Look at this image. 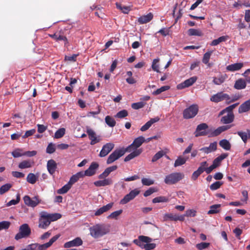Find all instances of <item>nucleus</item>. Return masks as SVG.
<instances>
[{
  "mask_svg": "<svg viewBox=\"0 0 250 250\" xmlns=\"http://www.w3.org/2000/svg\"><path fill=\"white\" fill-rule=\"evenodd\" d=\"M61 217L60 213H49L46 211H42L40 213L38 227L42 229H46L51 222L57 221Z\"/></svg>",
  "mask_w": 250,
  "mask_h": 250,
  "instance_id": "obj_1",
  "label": "nucleus"
},
{
  "mask_svg": "<svg viewBox=\"0 0 250 250\" xmlns=\"http://www.w3.org/2000/svg\"><path fill=\"white\" fill-rule=\"evenodd\" d=\"M109 225L97 224L89 228L90 235L94 238H100L108 234L110 230Z\"/></svg>",
  "mask_w": 250,
  "mask_h": 250,
  "instance_id": "obj_2",
  "label": "nucleus"
},
{
  "mask_svg": "<svg viewBox=\"0 0 250 250\" xmlns=\"http://www.w3.org/2000/svg\"><path fill=\"white\" fill-rule=\"evenodd\" d=\"M151 241L152 239L148 236L140 235L138 239H134L133 242L145 250H151L156 247L155 243H149Z\"/></svg>",
  "mask_w": 250,
  "mask_h": 250,
  "instance_id": "obj_3",
  "label": "nucleus"
},
{
  "mask_svg": "<svg viewBox=\"0 0 250 250\" xmlns=\"http://www.w3.org/2000/svg\"><path fill=\"white\" fill-rule=\"evenodd\" d=\"M60 235H56L52 237L49 242L43 244L33 243L28 245L27 246L28 250H46L60 237Z\"/></svg>",
  "mask_w": 250,
  "mask_h": 250,
  "instance_id": "obj_4",
  "label": "nucleus"
},
{
  "mask_svg": "<svg viewBox=\"0 0 250 250\" xmlns=\"http://www.w3.org/2000/svg\"><path fill=\"white\" fill-rule=\"evenodd\" d=\"M184 177V174L181 172H173L167 175L165 178L164 182L167 185H173Z\"/></svg>",
  "mask_w": 250,
  "mask_h": 250,
  "instance_id": "obj_5",
  "label": "nucleus"
},
{
  "mask_svg": "<svg viewBox=\"0 0 250 250\" xmlns=\"http://www.w3.org/2000/svg\"><path fill=\"white\" fill-rule=\"evenodd\" d=\"M31 230L27 224H23L19 228V232L15 235V239L19 240L23 238H27L31 234Z\"/></svg>",
  "mask_w": 250,
  "mask_h": 250,
  "instance_id": "obj_6",
  "label": "nucleus"
},
{
  "mask_svg": "<svg viewBox=\"0 0 250 250\" xmlns=\"http://www.w3.org/2000/svg\"><path fill=\"white\" fill-rule=\"evenodd\" d=\"M126 152H127L126 148L122 147L120 149H115L112 153H111L108 156L106 163L110 164L118 160L119 158L123 156Z\"/></svg>",
  "mask_w": 250,
  "mask_h": 250,
  "instance_id": "obj_7",
  "label": "nucleus"
},
{
  "mask_svg": "<svg viewBox=\"0 0 250 250\" xmlns=\"http://www.w3.org/2000/svg\"><path fill=\"white\" fill-rule=\"evenodd\" d=\"M198 111V105L192 104L183 111V118L185 119L193 118L197 114Z\"/></svg>",
  "mask_w": 250,
  "mask_h": 250,
  "instance_id": "obj_8",
  "label": "nucleus"
},
{
  "mask_svg": "<svg viewBox=\"0 0 250 250\" xmlns=\"http://www.w3.org/2000/svg\"><path fill=\"white\" fill-rule=\"evenodd\" d=\"M66 31H67V30L64 31L61 30L60 31L56 32L53 34H50L49 36L57 42L63 41L64 42V46H67L69 43L66 36V34L65 33Z\"/></svg>",
  "mask_w": 250,
  "mask_h": 250,
  "instance_id": "obj_9",
  "label": "nucleus"
},
{
  "mask_svg": "<svg viewBox=\"0 0 250 250\" xmlns=\"http://www.w3.org/2000/svg\"><path fill=\"white\" fill-rule=\"evenodd\" d=\"M230 99V96L227 93H225L223 92H219L211 96L210 100L214 103H219L224 100L227 101Z\"/></svg>",
  "mask_w": 250,
  "mask_h": 250,
  "instance_id": "obj_10",
  "label": "nucleus"
},
{
  "mask_svg": "<svg viewBox=\"0 0 250 250\" xmlns=\"http://www.w3.org/2000/svg\"><path fill=\"white\" fill-rule=\"evenodd\" d=\"M145 142V139L144 137H138L135 139L133 143L128 146L126 149L128 152H130L134 149H137V148L139 147Z\"/></svg>",
  "mask_w": 250,
  "mask_h": 250,
  "instance_id": "obj_11",
  "label": "nucleus"
},
{
  "mask_svg": "<svg viewBox=\"0 0 250 250\" xmlns=\"http://www.w3.org/2000/svg\"><path fill=\"white\" fill-rule=\"evenodd\" d=\"M140 193V191L137 189L131 190L128 194H126L121 200L120 204L124 205L133 200L136 196Z\"/></svg>",
  "mask_w": 250,
  "mask_h": 250,
  "instance_id": "obj_12",
  "label": "nucleus"
},
{
  "mask_svg": "<svg viewBox=\"0 0 250 250\" xmlns=\"http://www.w3.org/2000/svg\"><path fill=\"white\" fill-rule=\"evenodd\" d=\"M208 128V125L206 123H202L198 125L194 133L195 136L198 137L199 136L208 135V132L205 130Z\"/></svg>",
  "mask_w": 250,
  "mask_h": 250,
  "instance_id": "obj_13",
  "label": "nucleus"
},
{
  "mask_svg": "<svg viewBox=\"0 0 250 250\" xmlns=\"http://www.w3.org/2000/svg\"><path fill=\"white\" fill-rule=\"evenodd\" d=\"M86 133L88 135L89 139L91 140L90 145H94L101 141L100 136H97L95 131L91 128H87Z\"/></svg>",
  "mask_w": 250,
  "mask_h": 250,
  "instance_id": "obj_14",
  "label": "nucleus"
},
{
  "mask_svg": "<svg viewBox=\"0 0 250 250\" xmlns=\"http://www.w3.org/2000/svg\"><path fill=\"white\" fill-rule=\"evenodd\" d=\"M99 167V164L96 162H92L87 169L83 171V176H92L96 173V170Z\"/></svg>",
  "mask_w": 250,
  "mask_h": 250,
  "instance_id": "obj_15",
  "label": "nucleus"
},
{
  "mask_svg": "<svg viewBox=\"0 0 250 250\" xmlns=\"http://www.w3.org/2000/svg\"><path fill=\"white\" fill-rule=\"evenodd\" d=\"M114 144L112 143H108L104 145L101 150L99 156L104 157L106 156L114 147Z\"/></svg>",
  "mask_w": 250,
  "mask_h": 250,
  "instance_id": "obj_16",
  "label": "nucleus"
},
{
  "mask_svg": "<svg viewBox=\"0 0 250 250\" xmlns=\"http://www.w3.org/2000/svg\"><path fill=\"white\" fill-rule=\"evenodd\" d=\"M83 242L80 237H76L73 240L64 243L63 247L65 248H69L73 247H79L83 245Z\"/></svg>",
  "mask_w": 250,
  "mask_h": 250,
  "instance_id": "obj_17",
  "label": "nucleus"
},
{
  "mask_svg": "<svg viewBox=\"0 0 250 250\" xmlns=\"http://www.w3.org/2000/svg\"><path fill=\"white\" fill-rule=\"evenodd\" d=\"M197 80L196 77H192L185 80L184 82L179 84L177 86L178 89H182L192 85Z\"/></svg>",
  "mask_w": 250,
  "mask_h": 250,
  "instance_id": "obj_18",
  "label": "nucleus"
},
{
  "mask_svg": "<svg viewBox=\"0 0 250 250\" xmlns=\"http://www.w3.org/2000/svg\"><path fill=\"white\" fill-rule=\"evenodd\" d=\"M24 203L28 206L35 207L40 203V201L37 197L31 199L29 196L26 195L23 197Z\"/></svg>",
  "mask_w": 250,
  "mask_h": 250,
  "instance_id": "obj_19",
  "label": "nucleus"
},
{
  "mask_svg": "<svg viewBox=\"0 0 250 250\" xmlns=\"http://www.w3.org/2000/svg\"><path fill=\"white\" fill-rule=\"evenodd\" d=\"M57 168V164L53 159H50L47 161V169L50 174L53 175Z\"/></svg>",
  "mask_w": 250,
  "mask_h": 250,
  "instance_id": "obj_20",
  "label": "nucleus"
},
{
  "mask_svg": "<svg viewBox=\"0 0 250 250\" xmlns=\"http://www.w3.org/2000/svg\"><path fill=\"white\" fill-rule=\"evenodd\" d=\"M165 220L169 219L171 221H183L185 220V215H177L172 213H166L164 216Z\"/></svg>",
  "mask_w": 250,
  "mask_h": 250,
  "instance_id": "obj_21",
  "label": "nucleus"
},
{
  "mask_svg": "<svg viewBox=\"0 0 250 250\" xmlns=\"http://www.w3.org/2000/svg\"><path fill=\"white\" fill-rule=\"evenodd\" d=\"M217 147V143L216 142H214L210 143L208 147H202L200 149V150L206 154H208L211 152L216 150Z\"/></svg>",
  "mask_w": 250,
  "mask_h": 250,
  "instance_id": "obj_22",
  "label": "nucleus"
},
{
  "mask_svg": "<svg viewBox=\"0 0 250 250\" xmlns=\"http://www.w3.org/2000/svg\"><path fill=\"white\" fill-rule=\"evenodd\" d=\"M113 183L111 178H104L103 180H99L94 182V185L97 187H104L110 185Z\"/></svg>",
  "mask_w": 250,
  "mask_h": 250,
  "instance_id": "obj_23",
  "label": "nucleus"
},
{
  "mask_svg": "<svg viewBox=\"0 0 250 250\" xmlns=\"http://www.w3.org/2000/svg\"><path fill=\"white\" fill-rule=\"evenodd\" d=\"M113 206V203H110L97 209L95 212V216H99L110 210Z\"/></svg>",
  "mask_w": 250,
  "mask_h": 250,
  "instance_id": "obj_24",
  "label": "nucleus"
},
{
  "mask_svg": "<svg viewBox=\"0 0 250 250\" xmlns=\"http://www.w3.org/2000/svg\"><path fill=\"white\" fill-rule=\"evenodd\" d=\"M117 168V166H113L106 168L102 173L99 175L98 178L101 179L105 178L111 172L115 171Z\"/></svg>",
  "mask_w": 250,
  "mask_h": 250,
  "instance_id": "obj_25",
  "label": "nucleus"
},
{
  "mask_svg": "<svg viewBox=\"0 0 250 250\" xmlns=\"http://www.w3.org/2000/svg\"><path fill=\"white\" fill-rule=\"evenodd\" d=\"M250 110V99L242 104L238 108V113H242Z\"/></svg>",
  "mask_w": 250,
  "mask_h": 250,
  "instance_id": "obj_26",
  "label": "nucleus"
},
{
  "mask_svg": "<svg viewBox=\"0 0 250 250\" xmlns=\"http://www.w3.org/2000/svg\"><path fill=\"white\" fill-rule=\"evenodd\" d=\"M153 17V15L151 13H149L146 15L141 16L138 19V22L140 24H145L149 22Z\"/></svg>",
  "mask_w": 250,
  "mask_h": 250,
  "instance_id": "obj_27",
  "label": "nucleus"
},
{
  "mask_svg": "<svg viewBox=\"0 0 250 250\" xmlns=\"http://www.w3.org/2000/svg\"><path fill=\"white\" fill-rule=\"evenodd\" d=\"M234 120V114H228L227 115L223 116L220 122L223 124H229L233 122Z\"/></svg>",
  "mask_w": 250,
  "mask_h": 250,
  "instance_id": "obj_28",
  "label": "nucleus"
},
{
  "mask_svg": "<svg viewBox=\"0 0 250 250\" xmlns=\"http://www.w3.org/2000/svg\"><path fill=\"white\" fill-rule=\"evenodd\" d=\"M206 163H201L200 166L198 167L197 170L195 171L192 174L191 179L193 180H196L198 177L204 171V167L205 166Z\"/></svg>",
  "mask_w": 250,
  "mask_h": 250,
  "instance_id": "obj_29",
  "label": "nucleus"
},
{
  "mask_svg": "<svg viewBox=\"0 0 250 250\" xmlns=\"http://www.w3.org/2000/svg\"><path fill=\"white\" fill-rule=\"evenodd\" d=\"M247 85L246 82L245 80L240 78L235 81L234 87L236 89L240 90L246 88Z\"/></svg>",
  "mask_w": 250,
  "mask_h": 250,
  "instance_id": "obj_30",
  "label": "nucleus"
},
{
  "mask_svg": "<svg viewBox=\"0 0 250 250\" xmlns=\"http://www.w3.org/2000/svg\"><path fill=\"white\" fill-rule=\"evenodd\" d=\"M83 177V171H80L74 175H73L70 178L68 182L70 185L72 186L74 183L77 182L80 178Z\"/></svg>",
  "mask_w": 250,
  "mask_h": 250,
  "instance_id": "obj_31",
  "label": "nucleus"
},
{
  "mask_svg": "<svg viewBox=\"0 0 250 250\" xmlns=\"http://www.w3.org/2000/svg\"><path fill=\"white\" fill-rule=\"evenodd\" d=\"M133 150V151L131 153L125 157L124 159L125 162H127L131 160L134 158L139 156L142 152V150L141 149L136 150L134 149Z\"/></svg>",
  "mask_w": 250,
  "mask_h": 250,
  "instance_id": "obj_32",
  "label": "nucleus"
},
{
  "mask_svg": "<svg viewBox=\"0 0 250 250\" xmlns=\"http://www.w3.org/2000/svg\"><path fill=\"white\" fill-rule=\"evenodd\" d=\"M228 156V154L227 153L222 154L213 160L212 165L215 166L216 168L217 167L220 165L222 161L226 158Z\"/></svg>",
  "mask_w": 250,
  "mask_h": 250,
  "instance_id": "obj_33",
  "label": "nucleus"
},
{
  "mask_svg": "<svg viewBox=\"0 0 250 250\" xmlns=\"http://www.w3.org/2000/svg\"><path fill=\"white\" fill-rule=\"evenodd\" d=\"M227 74L220 75L218 77H213V83L216 85H220L223 83L227 79Z\"/></svg>",
  "mask_w": 250,
  "mask_h": 250,
  "instance_id": "obj_34",
  "label": "nucleus"
},
{
  "mask_svg": "<svg viewBox=\"0 0 250 250\" xmlns=\"http://www.w3.org/2000/svg\"><path fill=\"white\" fill-rule=\"evenodd\" d=\"M243 66V63L237 62L229 65L227 66V69L229 71H235L240 70Z\"/></svg>",
  "mask_w": 250,
  "mask_h": 250,
  "instance_id": "obj_35",
  "label": "nucleus"
},
{
  "mask_svg": "<svg viewBox=\"0 0 250 250\" xmlns=\"http://www.w3.org/2000/svg\"><path fill=\"white\" fill-rule=\"evenodd\" d=\"M236 133L241 138L244 143H246L249 138V135L250 134V130L247 129V132L239 131H237Z\"/></svg>",
  "mask_w": 250,
  "mask_h": 250,
  "instance_id": "obj_36",
  "label": "nucleus"
},
{
  "mask_svg": "<svg viewBox=\"0 0 250 250\" xmlns=\"http://www.w3.org/2000/svg\"><path fill=\"white\" fill-rule=\"evenodd\" d=\"M229 39V37L228 36H223L217 39L213 40L210 44L211 46H216L222 42H225L227 41Z\"/></svg>",
  "mask_w": 250,
  "mask_h": 250,
  "instance_id": "obj_37",
  "label": "nucleus"
},
{
  "mask_svg": "<svg viewBox=\"0 0 250 250\" xmlns=\"http://www.w3.org/2000/svg\"><path fill=\"white\" fill-rule=\"evenodd\" d=\"M33 162L30 160H24L19 164L18 167L20 169H24L31 167Z\"/></svg>",
  "mask_w": 250,
  "mask_h": 250,
  "instance_id": "obj_38",
  "label": "nucleus"
},
{
  "mask_svg": "<svg viewBox=\"0 0 250 250\" xmlns=\"http://www.w3.org/2000/svg\"><path fill=\"white\" fill-rule=\"evenodd\" d=\"M116 5L117 8L121 10L124 14H128L131 10L130 6L123 5L120 3L116 2Z\"/></svg>",
  "mask_w": 250,
  "mask_h": 250,
  "instance_id": "obj_39",
  "label": "nucleus"
},
{
  "mask_svg": "<svg viewBox=\"0 0 250 250\" xmlns=\"http://www.w3.org/2000/svg\"><path fill=\"white\" fill-rule=\"evenodd\" d=\"M219 145L225 150H229L231 148V145L229 141L223 139L219 142Z\"/></svg>",
  "mask_w": 250,
  "mask_h": 250,
  "instance_id": "obj_40",
  "label": "nucleus"
},
{
  "mask_svg": "<svg viewBox=\"0 0 250 250\" xmlns=\"http://www.w3.org/2000/svg\"><path fill=\"white\" fill-rule=\"evenodd\" d=\"M221 207L220 204H216L210 207V209L208 211V214H212L218 213L220 211L219 208Z\"/></svg>",
  "mask_w": 250,
  "mask_h": 250,
  "instance_id": "obj_41",
  "label": "nucleus"
},
{
  "mask_svg": "<svg viewBox=\"0 0 250 250\" xmlns=\"http://www.w3.org/2000/svg\"><path fill=\"white\" fill-rule=\"evenodd\" d=\"M188 34L189 36H202L203 32L200 29L190 28L188 30Z\"/></svg>",
  "mask_w": 250,
  "mask_h": 250,
  "instance_id": "obj_42",
  "label": "nucleus"
},
{
  "mask_svg": "<svg viewBox=\"0 0 250 250\" xmlns=\"http://www.w3.org/2000/svg\"><path fill=\"white\" fill-rule=\"evenodd\" d=\"M187 161V158L183 157L182 156H179L175 160V163L174 164V167H177L178 166H182L185 164Z\"/></svg>",
  "mask_w": 250,
  "mask_h": 250,
  "instance_id": "obj_43",
  "label": "nucleus"
},
{
  "mask_svg": "<svg viewBox=\"0 0 250 250\" xmlns=\"http://www.w3.org/2000/svg\"><path fill=\"white\" fill-rule=\"evenodd\" d=\"M37 179L38 177L32 173H29L26 177L27 181L31 184H34L37 182Z\"/></svg>",
  "mask_w": 250,
  "mask_h": 250,
  "instance_id": "obj_44",
  "label": "nucleus"
},
{
  "mask_svg": "<svg viewBox=\"0 0 250 250\" xmlns=\"http://www.w3.org/2000/svg\"><path fill=\"white\" fill-rule=\"evenodd\" d=\"M71 187L72 186L68 183L62 188L59 189L57 190V193L60 194L66 193L71 188Z\"/></svg>",
  "mask_w": 250,
  "mask_h": 250,
  "instance_id": "obj_45",
  "label": "nucleus"
},
{
  "mask_svg": "<svg viewBox=\"0 0 250 250\" xmlns=\"http://www.w3.org/2000/svg\"><path fill=\"white\" fill-rule=\"evenodd\" d=\"M65 133V129L64 128H61L57 130L54 135V138L59 139L62 137Z\"/></svg>",
  "mask_w": 250,
  "mask_h": 250,
  "instance_id": "obj_46",
  "label": "nucleus"
},
{
  "mask_svg": "<svg viewBox=\"0 0 250 250\" xmlns=\"http://www.w3.org/2000/svg\"><path fill=\"white\" fill-rule=\"evenodd\" d=\"M169 200L168 198L165 196H159L154 198L152 200L153 203H164V202H167Z\"/></svg>",
  "mask_w": 250,
  "mask_h": 250,
  "instance_id": "obj_47",
  "label": "nucleus"
},
{
  "mask_svg": "<svg viewBox=\"0 0 250 250\" xmlns=\"http://www.w3.org/2000/svg\"><path fill=\"white\" fill-rule=\"evenodd\" d=\"M106 124L110 127H114L116 125L115 120L110 116H107L105 118Z\"/></svg>",
  "mask_w": 250,
  "mask_h": 250,
  "instance_id": "obj_48",
  "label": "nucleus"
},
{
  "mask_svg": "<svg viewBox=\"0 0 250 250\" xmlns=\"http://www.w3.org/2000/svg\"><path fill=\"white\" fill-rule=\"evenodd\" d=\"M166 153L163 150H161L157 152L152 157L151 162H156L158 160L161 158Z\"/></svg>",
  "mask_w": 250,
  "mask_h": 250,
  "instance_id": "obj_49",
  "label": "nucleus"
},
{
  "mask_svg": "<svg viewBox=\"0 0 250 250\" xmlns=\"http://www.w3.org/2000/svg\"><path fill=\"white\" fill-rule=\"evenodd\" d=\"M170 89V86L168 85L163 86L160 88L157 89L156 90L153 92L152 94L154 95H157L160 93L167 91Z\"/></svg>",
  "mask_w": 250,
  "mask_h": 250,
  "instance_id": "obj_50",
  "label": "nucleus"
},
{
  "mask_svg": "<svg viewBox=\"0 0 250 250\" xmlns=\"http://www.w3.org/2000/svg\"><path fill=\"white\" fill-rule=\"evenodd\" d=\"M123 212L122 209H120L115 211L113 212L110 215H109L107 218V219H117V217L122 214Z\"/></svg>",
  "mask_w": 250,
  "mask_h": 250,
  "instance_id": "obj_51",
  "label": "nucleus"
},
{
  "mask_svg": "<svg viewBox=\"0 0 250 250\" xmlns=\"http://www.w3.org/2000/svg\"><path fill=\"white\" fill-rule=\"evenodd\" d=\"M212 53V51H209L204 54L202 59V62L205 64H208L209 62L210 56Z\"/></svg>",
  "mask_w": 250,
  "mask_h": 250,
  "instance_id": "obj_52",
  "label": "nucleus"
},
{
  "mask_svg": "<svg viewBox=\"0 0 250 250\" xmlns=\"http://www.w3.org/2000/svg\"><path fill=\"white\" fill-rule=\"evenodd\" d=\"M11 187L12 185L10 184H6L2 185L0 188V194L1 195L5 193L6 192L8 191Z\"/></svg>",
  "mask_w": 250,
  "mask_h": 250,
  "instance_id": "obj_53",
  "label": "nucleus"
},
{
  "mask_svg": "<svg viewBox=\"0 0 250 250\" xmlns=\"http://www.w3.org/2000/svg\"><path fill=\"white\" fill-rule=\"evenodd\" d=\"M159 60H160L159 58L154 59L153 61V62H152V65H151L152 69L154 71H156L157 72H160L159 69V65L158 64V63L159 62Z\"/></svg>",
  "mask_w": 250,
  "mask_h": 250,
  "instance_id": "obj_54",
  "label": "nucleus"
},
{
  "mask_svg": "<svg viewBox=\"0 0 250 250\" xmlns=\"http://www.w3.org/2000/svg\"><path fill=\"white\" fill-rule=\"evenodd\" d=\"M56 150L55 145L52 143H49L47 146L46 152L48 154H52Z\"/></svg>",
  "mask_w": 250,
  "mask_h": 250,
  "instance_id": "obj_55",
  "label": "nucleus"
},
{
  "mask_svg": "<svg viewBox=\"0 0 250 250\" xmlns=\"http://www.w3.org/2000/svg\"><path fill=\"white\" fill-rule=\"evenodd\" d=\"M223 185V182L220 181H217L215 183L212 184L210 186V189L212 190H216L220 188V187Z\"/></svg>",
  "mask_w": 250,
  "mask_h": 250,
  "instance_id": "obj_56",
  "label": "nucleus"
},
{
  "mask_svg": "<svg viewBox=\"0 0 250 250\" xmlns=\"http://www.w3.org/2000/svg\"><path fill=\"white\" fill-rule=\"evenodd\" d=\"M128 115V112L127 110L125 109H123L122 110L118 112L117 114L115 115L116 118H123L126 117Z\"/></svg>",
  "mask_w": 250,
  "mask_h": 250,
  "instance_id": "obj_57",
  "label": "nucleus"
},
{
  "mask_svg": "<svg viewBox=\"0 0 250 250\" xmlns=\"http://www.w3.org/2000/svg\"><path fill=\"white\" fill-rule=\"evenodd\" d=\"M145 105V103L142 102L133 103L131 104V107L134 109H139L143 108Z\"/></svg>",
  "mask_w": 250,
  "mask_h": 250,
  "instance_id": "obj_58",
  "label": "nucleus"
},
{
  "mask_svg": "<svg viewBox=\"0 0 250 250\" xmlns=\"http://www.w3.org/2000/svg\"><path fill=\"white\" fill-rule=\"evenodd\" d=\"M210 245L209 243L206 242H201L200 243L197 244L196 245V247L199 250H201L203 249H206L208 248Z\"/></svg>",
  "mask_w": 250,
  "mask_h": 250,
  "instance_id": "obj_59",
  "label": "nucleus"
},
{
  "mask_svg": "<svg viewBox=\"0 0 250 250\" xmlns=\"http://www.w3.org/2000/svg\"><path fill=\"white\" fill-rule=\"evenodd\" d=\"M202 163H206L205 166L204 167V171H205L207 174H209L214 168H216L215 166H214L212 164L209 167H207L208 165L207 162L206 161H205L203 162Z\"/></svg>",
  "mask_w": 250,
  "mask_h": 250,
  "instance_id": "obj_60",
  "label": "nucleus"
},
{
  "mask_svg": "<svg viewBox=\"0 0 250 250\" xmlns=\"http://www.w3.org/2000/svg\"><path fill=\"white\" fill-rule=\"evenodd\" d=\"M10 225V223L8 221H2L0 222V230L2 229H8Z\"/></svg>",
  "mask_w": 250,
  "mask_h": 250,
  "instance_id": "obj_61",
  "label": "nucleus"
},
{
  "mask_svg": "<svg viewBox=\"0 0 250 250\" xmlns=\"http://www.w3.org/2000/svg\"><path fill=\"white\" fill-rule=\"evenodd\" d=\"M221 131L218 127L217 129H215L213 131L208 134V137H213L215 136H217L221 133Z\"/></svg>",
  "mask_w": 250,
  "mask_h": 250,
  "instance_id": "obj_62",
  "label": "nucleus"
},
{
  "mask_svg": "<svg viewBox=\"0 0 250 250\" xmlns=\"http://www.w3.org/2000/svg\"><path fill=\"white\" fill-rule=\"evenodd\" d=\"M142 183L144 185L150 186L154 184V181L147 178H143L142 179Z\"/></svg>",
  "mask_w": 250,
  "mask_h": 250,
  "instance_id": "obj_63",
  "label": "nucleus"
},
{
  "mask_svg": "<svg viewBox=\"0 0 250 250\" xmlns=\"http://www.w3.org/2000/svg\"><path fill=\"white\" fill-rule=\"evenodd\" d=\"M21 150L20 149H16L12 152V156L15 158L21 157L23 155V153H21Z\"/></svg>",
  "mask_w": 250,
  "mask_h": 250,
  "instance_id": "obj_64",
  "label": "nucleus"
}]
</instances>
